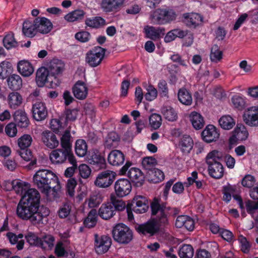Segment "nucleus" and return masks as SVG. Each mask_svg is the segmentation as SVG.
<instances>
[{
  "mask_svg": "<svg viewBox=\"0 0 258 258\" xmlns=\"http://www.w3.org/2000/svg\"><path fill=\"white\" fill-rule=\"evenodd\" d=\"M49 214L48 208L40 205V195L35 188H29L25 191L16 209V214L19 218L29 220L33 224H46Z\"/></svg>",
  "mask_w": 258,
  "mask_h": 258,
  "instance_id": "nucleus-1",
  "label": "nucleus"
},
{
  "mask_svg": "<svg viewBox=\"0 0 258 258\" xmlns=\"http://www.w3.org/2000/svg\"><path fill=\"white\" fill-rule=\"evenodd\" d=\"M33 181L41 192L45 194H48L51 189L56 192L60 188L58 177L49 170H38L33 176Z\"/></svg>",
  "mask_w": 258,
  "mask_h": 258,
  "instance_id": "nucleus-2",
  "label": "nucleus"
},
{
  "mask_svg": "<svg viewBox=\"0 0 258 258\" xmlns=\"http://www.w3.org/2000/svg\"><path fill=\"white\" fill-rule=\"evenodd\" d=\"M221 158V153L215 150L209 152L206 157L209 174L213 178L220 179L223 176L224 168L219 161Z\"/></svg>",
  "mask_w": 258,
  "mask_h": 258,
  "instance_id": "nucleus-3",
  "label": "nucleus"
},
{
  "mask_svg": "<svg viewBox=\"0 0 258 258\" xmlns=\"http://www.w3.org/2000/svg\"><path fill=\"white\" fill-rule=\"evenodd\" d=\"M110 201V203L103 204L99 209L98 214L103 219H109L116 211H121L125 208V203L114 195H111Z\"/></svg>",
  "mask_w": 258,
  "mask_h": 258,
  "instance_id": "nucleus-4",
  "label": "nucleus"
},
{
  "mask_svg": "<svg viewBox=\"0 0 258 258\" xmlns=\"http://www.w3.org/2000/svg\"><path fill=\"white\" fill-rule=\"evenodd\" d=\"M32 142V137L28 134H24L18 140V145L20 148L17 151L18 154L25 161H30L28 164V167L33 168L37 163V159L32 155L31 151L28 149Z\"/></svg>",
  "mask_w": 258,
  "mask_h": 258,
  "instance_id": "nucleus-5",
  "label": "nucleus"
},
{
  "mask_svg": "<svg viewBox=\"0 0 258 258\" xmlns=\"http://www.w3.org/2000/svg\"><path fill=\"white\" fill-rule=\"evenodd\" d=\"M175 11L169 8H158L153 11L150 16L154 24L165 25L170 23L176 18Z\"/></svg>",
  "mask_w": 258,
  "mask_h": 258,
  "instance_id": "nucleus-6",
  "label": "nucleus"
},
{
  "mask_svg": "<svg viewBox=\"0 0 258 258\" xmlns=\"http://www.w3.org/2000/svg\"><path fill=\"white\" fill-rule=\"evenodd\" d=\"M112 234L114 240L120 244H128L133 238L132 230L123 223L116 224L113 228Z\"/></svg>",
  "mask_w": 258,
  "mask_h": 258,
  "instance_id": "nucleus-7",
  "label": "nucleus"
},
{
  "mask_svg": "<svg viewBox=\"0 0 258 258\" xmlns=\"http://www.w3.org/2000/svg\"><path fill=\"white\" fill-rule=\"evenodd\" d=\"M132 165L131 162L127 161L125 164L120 169L119 174L121 175L126 174L133 182L136 183L137 186H142L145 180L144 173L138 168L131 167L129 169Z\"/></svg>",
  "mask_w": 258,
  "mask_h": 258,
  "instance_id": "nucleus-8",
  "label": "nucleus"
},
{
  "mask_svg": "<svg viewBox=\"0 0 258 258\" xmlns=\"http://www.w3.org/2000/svg\"><path fill=\"white\" fill-rule=\"evenodd\" d=\"M125 207L127 210L133 211L138 214L144 213L149 209V201L147 198L142 196H135L131 202L128 203Z\"/></svg>",
  "mask_w": 258,
  "mask_h": 258,
  "instance_id": "nucleus-9",
  "label": "nucleus"
},
{
  "mask_svg": "<svg viewBox=\"0 0 258 258\" xmlns=\"http://www.w3.org/2000/svg\"><path fill=\"white\" fill-rule=\"evenodd\" d=\"M161 225L155 218H152L147 222L140 224L136 227V230L138 233L144 235H149L153 236L157 233Z\"/></svg>",
  "mask_w": 258,
  "mask_h": 258,
  "instance_id": "nucleus-10",
  "label": "nucleus"
},
{
  "mask_svg": "<svg viewBox=\"0 0 258 258\" xmlns=\"http://www.w3.org/2000/svg\"><path fill=\"white\" fill-rule=\"evenodd\" d=\"M105 51V48L100 46L95 47L87 52L86 61L92 67L98 66L103 59Z\"/></svg>",
  "mask_w": 258,
  "mask_h": 258,
  "instance_id": "nucleus-11",
  "label": "nucleus"
},
{
  "mask_svg": "<svg viewBox=\"0 0 258 258\" xmlns=\"http://www.w3.org/2000/svg\"><path fill=\"white\" fill-rule=\"evenodd\" d=\"M151 215H157L156 219L161 225L166 226L169 224L168 218H166L165 215L163 213V203L160 204L159 200L154 198L151 203Z\"/></svg>",
  "mask_w": 258,
  "mask_h": 258,
  "instance_id": "nucleus-12",
  "label": "nucleus"
},
{
  "mask_svg": "<svg viewBox=\"0 0 258 258\" xmlns=\"http://www.w3.org/2000/svg\"><path fill=\"white\" fill-rule=\"evenodd\" d=\"M116 173L110 170H105L99 173L95 181V184L99 187H109L115 180Z\"/></svg>",
  "mask_w": 258,
  "mask_h": 258,
  "instance_id": "nucleus-13",
  "label": "nucleus"
},
{
  "mask_svg": "<svg viewBox=\"0 0 258 258\" xmlns=\"http://www.w3.org/2000/svg\"><path fill=\"white\" fill-rule=\"evenodd\" d=\"M114 188L116 196L118 198H122L130 194L132 186L129 180L126 178H120L115 181Z\"/></svg>",
  "mask_w": 258,
  "mask_h": 258,
  "instance_id": "nucleus-14",
  "label": "nucleus"
},
{
  "mask_svg": "<svg viewBox=\"0 0 258 258\" xmlns=\"http://www.w3.org/2000/svg\"><path fill=\"white\" fill-rule=\"evenodd\" d=\"M75 158L73 152H69L63 149L53 150L50 154L49 158L54 164H61L64 163L67 159L69 161L70 157Z\"/></svg>",
  "mask_w": 258,
  "mask_h": 258,
  "instance_id": "nucleus-15",
  "label": "nucleus"
},
{
  "mask_svg": "<svg viewBox=\"0 0 258 258\" xmlns=\"http://www.w3.org/2000/svg\"><path fill=\"white\" fill-rule=\"evenodd\" d=\"M111 239L106 235L100 237L97 234L95 235V249L96 252L101 254L106 252L111 245Z\"/></svg>",
  "mask_w": 258,
  "mask_h": 258,
  "instance_id": "nucleus-16",
  "label": "nucleus"
},
{
  "mask_svg": "<svg viewBox=\"0 0 258 258\" xmlns=\"http://www.w3.org/2000/svg\"><path fill=\"white\" fill-rule=\"evenodd\" d=\"M248 136V133L245 126L242 124H237L229 139V144L230 145H235L239 141L245 140Z\"/></svg>",
  "mask_w": 258,
  "mask_h": 258,
  "instance_id": "nucleus-17",
  "label": "nucleus"
},
{
  "mask_svg": "<svg viewBox=\"0 0 258 258\" xmlns=\"http://www.w3.org/2000/svg\"><path fill=\"white\" fill-rule=\"evenodd\" d=\"M124 0H102L100 8L106 13H116L122 7Z\"/></svg>",
  "mask_w": 258,
  "mask_h": 258,
  "instance_id": "nucleus-18",
  "label": "nucleus"
},
{
  "mask_svg": "<svg viewBox=\"0 0 258 258\" xmlns=\"http://www.w3.org/2000/svg\"><path fill=\"white\" fill-rule=\"evenodd\" d=\"M243 119L244 122L249 126H258V107L252 106L245 110Z\"/></svg>",
  "mask_w": 258,
  "mask_h": 258,
  "instance_id": "nucleus-19",
  "label": "nucleus"
},
{
  "mask_svg": "<svg viewBox=\"0 0 258 258\" xmlns=\"http://www.w3.org/2000/svg\"><path fill=\"white\" fill-rule=\"evenodd\" d=\"M32 112L33 117L36 121L44 120L48 115L45 103L39 101L33 105Z\"/></svg>",
  "mask_w": 258,
  "mask_h": 258,
  "instance_id": "nucleus-20",
  "label": "nucleus"
},
{
  "mask_svg": "<svg viewBox=\"0 0 258 258\" xmlns=\"http://www.w3.org/2000/svg\"><path fill=\"white\" fill-rule=\"evenodd\" d=\"M89 163L98 169L106 167V161L98 149H92L90 152Z\"/></svg>",
  "mask_w": 258,
  "mask_h": 258,
  "instance_id": "nucleus-21",
  "label": "nucleus"
},
{
  "mask_svg": "<svg viewBox=\"0 0 258 258\" xmlns=\"http://www.w3.org/2000/svg\"><path fill=\"white\" fill-rule=\"evenodd\" d=\"M201 136L203 141L210 143L216 142L219 139L220 134L214 125L209 124L203 130Z\"/></svg>",
  "mask_w": 258,
  "mask_h": 258,
  "instance_id": "nucleus-22",
  "label": "nucleus"
},
{
  "mask_svg": "<svg viewBox=\"0 0 258 258\" xmlns=\"http://www.w3.org/2000/svg\"><path fill=\"white\" fill-rule=\"evenodd\" d=\"M53 79L50 75L45 67H41L38 69L36 75V82L39 87H43L46 83H52Z\"/></svg>",
  "mask_w": 258,
  "mask_h": 258,
  "instance_id": "nucleus-23",
  "label": "nucleus"
},
{
  "mask_svg": "<svg viewBox=\"0 0 258 258\" xmlns=\"http://www.w3.org/2000/svg\"><path fill=\"white\" fill-rule=\"evenodd\" d=\"M38 33L46 34L51 31L53 28L50 20L45 17H37L34 20Z\"/></svg>",
  "mask_w": 258,
  "mask_h": 258,
  "instance_id": "nucleus-24",
  "label": "nucleus"
},
{
  "mask_svg": "<svg viewBox=\"0 0 258 258\" xmlns=\"http://www.w3.org/2000/svg\"><path fill=\"white\" fill-rule=\"evenodd\" d=\"M144 30L146 37L154 41L162 37L165 32V29L163 27H155L152 26H146Z\"/></svg>",
  "mask_w": 258,
  "mask_h": 258,
  "instance_id": "nucleus-25",
  "label": "nucleus"
},
{
  "mask_svg": "<svg viewBox=\"0 0 258 258\" xmlns=\"http://www.w3.org/2000/svg\"><path fill=\"white\" fill-rule=\"evenodd\" d=\"M41 140L47 148L51 149L56 148L59 143L55 135L50 131H45L42 132Z\"/></svg>",
  "mask_w": 258,
  "mask_h": 258,
  "instance_id": "nucleus-26",
  "label": "nucleus"
},
{
  "mask_svg": "<svg viewBox=\"0 0 258 258\" xmlns=\"http://www.w3.org/2000/svg\"><path fill=\"white\" fill-rule=\"evenodd\" d=\"M195 221L192 218L186 215L178 216L175 221V226L180 228L184 227L187 230L192 231L195 229Z\"/></svg>",
  "mask_w": 258,
  "mask_h": 258,
  "instance_id": "nucleus-27",
  "label": "nucleus"
},
{
  "mask_svg": "<svg viewBox=\"0 0 258 258\" xmlns=\"http://www.w3.org/2000/svg\"><path fill=\"white\" fill-rule=\"evenodd\" d=\"M108 163L112 165L119 166L122 165L125 161V155L120 150H113L108 155Z\"/></svg>",
  "mask_w": 258,
  "mask_h": 258,
  "instance_id": "nucleus-28",
  "label": "nucleus"
},
{
  "mask_svg": "<svg viewBox=\"0 0 258 258\" xmlns=\"http://www.w3.org/2000/svg\"><path fill=\"white\" fill-rule=\"evenodd\" d=\"M14 120L16 126L21 128H26L29 125L30 121L27 114L22 110H17L14 114Z\"/></svg>",
  "mask_w": 258,
  "mask_h": 258,
  "instance_id": "nucleus-29",
  "label": "nucleus"
},
{
  "mask_svg": "<svg viewBox=\"0 0 258 258\" xmlns=\"http://www.w3.org/2000/svg\"><path fill=\"white\" fill-rule=\"evenodd\" d=\"M184 23L190 28H196L203 21V17L198 13H187L184 15Z\"/></svg>",
  "mask_w": 258,
  "mask_h": 258,
  "instance_id": "nucleus-30",
  "label": "nucleus"
},
{
  "mask_svg": "<svg viewBox=\"0 0 258 258\" xmlns=\"http://www.w3.org/2000/svg\"><path fill=\"white\" fill-rule=\"evenodd\" d=\"M72 90L74 96L79 100H84L87 96L88 88L83 81H77L73 87Z\"/></svg>",
  "mask_w": 258,
  "mask_h": 258,
  "instance_id": "nucleus-31",
  "label": "nucleus"
},
{
  "mask_svg": "<svg viewBox=\"0 0 258 258\" xmlns=\"http://www.w3.org/2000/svg\"><path fill=\"white\" fill-rule=\"evenodd\" d=\"M23 34L27 37L33 38L38 33L34 21L25 20L23 24Z\"/></svg>",
  "mask_w": 258,
  "mask_h": 258,
  "instance_id": "nucleus-32",
  "label": "nucleus"
},
{
  "mask_svg": "<svg viewBox=\"0 0 258 258\" xmlns=\"http://www.w3.org/2000/svg\"><path fill=\"white\" fill-rule=\"evenodd\" d=\"M17 70L19 73L24 77H29L34 72L32 64L27 60H21L17 63Z\"/></svg>",
  "mask_w": 258,
  "mask_h": 258,
  "instance_id": "nucleus-33",
  "label": "nucleus"
},
{
  "mask_svg": "<svg viewBox=\"0 0 258 258\" xmlns=\"http://www.w3.org/2000/svg\"><path fill=\"white\" fill-rule=\"evenodd\" d=\"M9 88L13 91L20 90L22 86V79L17 74H13L9 76L7 79Z\"/></svg>",
  "mask_w": 258,
  "mask_h": 258,
  "instance_id": "nucleus-34",
  "label": "nucleus"
},
{
  "mask_svg": "<svg viewBox=\"0 0 258 258\" xmlns=\"http://www.w3.org/2000/svg\"><path fill=\"white\" fill-rule=\"evenodd\" d=\"M147 176H148V180L154 183H157L161 182L164 179V174L163 172L156 168L149 170L147 171Z\"/></svg>",
  "mask_w": 258,
  "mask_h": 258,
  "instance_id": "nucleus-35",
  "label": "nucleus"
},
{
  "mask_svg": "<svg viewBox=\"0 0 258 258\" xmlns=\"http://www.w3.org/2000/svg\"><path fill=\"white\" fill-rule=\"evenodd\" d=\"M50 128L56 134L61 133L68 125L64 121V116H61L58 118H53L50 121Z\"/></svg>",
  "mask_w": 258,
  "mask_h": 258,
  "instance_id": "nucleus-36",
  "label": "nucleus"
},
{
  "mask_svg": "<svg viewBox=\"0 0 258 258\" xmlns=\"http://www.w3.org/2000/svg\"><path fill=\"white\" fill-rule=\"evenodd\" d=\"M193 145L194 142L192 138L187 135H184L179 143V146L183 153H189Z\"/></svg>",
  "mask_w": 258,
  "mask_h": 258,
  "instance_id": "nucleus-37",
  "label": "nucleus"
},
{
  "mask_svg": "<svg viewBox=\"0 0 258 258\" xmlns=\"http://www.w3.org/2000/svg\"><path fill=\"white\" fill-rule=\"evenodd\" d=\"M178 99L181 103L187 106L190 105L192 102L191 93L184 88L179 90Z\"/></svg>",
  "mask_w": 258,
  "mask_h": 258,
  "instance_id": "nucleus-38",
  "label": "nucleus"
},
{
  "mask_svg": "<svg viewBox=\"0 0 258 258\" xmlns=\"http://www.w3.org/2000/svg\"><path fill=\"white\" fill-rule=\"evenodd\" d=\"M55 238L53 236L47 234L40 238L38 247L45 250L51 249L53 246Z\"/></svg>",
  "mask_w": 258,
  "mask_h": 258,
  "instance_id": "nucleus-39",
  "label": "nucleus"
},
{
  "mask_svg": "<svg viewBox=\"0 0 258 258\" xmlns=\"http://www.w3.org/2000/svg\"><path fill=\"white\" fill-rule=\"evenodd\" d=\"M189 117L191 124L196 130L201 129L204 126L205 122L201 114L193 111L190 114Z\"/></svg>",
  "mask_w": 258,
  "mask_h": 258,
  "instance_id": "nucleus-40",
  "label": "nucleus"
},
{
  "mask_svg": "<svg viewBox=\"0 0 258 258\" xmlns=\"http://www.w3.org/2000/svg\"><path fill=\"white\" fill-rule=\"evenodd\" d=\"M105 20L99 16L88 18L85 20V24L93 28H99L105 25Z\"/></svg>",
  "mask_w": 258,
  "mask_h": 258,
  "instance_id": "nucleus-41",
  "label": "nucleus"
},
{
  "mask_svg": "<svg viewBox=\"0 0 258 258\" xmlns=\"http://www.w3.org/2000/svg\"><path fill=\"white\" fill-rule=\"evenodd\" d=\"M58 59L53 60L50 62L48 68H47L49 74L52 76L53 79H55L56 75L61 74L63 71V67L61 64L58 63Z\"/></svg>",
  "mask_w": 258,
  "mask_h": 258,
  "instance_id": "nucleus-42",
  "label": "nucleus"
},
{
  "mask_svg": "<svg viewBox=\"0 0 258 258\" xmlns=\"http://www.w3.org/2000/svg\"><path fill=\"white\" fill-rule=\"evenodd\" d=\"M13 68L11 62L3 61L0 63V79L8 78L13 72Z\"/></svg>",
  "mask_w": 258,
  "mask_h": 258,
  "instance_id": "nucleus-43",
  "label": "nucleus"
},
{
  "mask_svg": "<svg viewBox=\"0 0 258 258\" xmlns=\"http://www.w3.org/2000/svg\"><path fill=\"white\" fill-rule=\"evenodd\" d=\"M8 102L11 108L16 109L21 104L22 97L18 92H12L9 95Z\"/></svg>",
  "mask_w": 258,
  "mask_h": 258,
  "instance_id": "nucleus-44",
  "label": "nucleus"
},
{
  "mask_svg": "<svg viewBox=\"0 0 258 258\" xmlns=\"http://www.w3.org/2000/svg\"><path fill=\"white\" fill-rule=\"evenodd\" d=\"M71 135L70 131L66 130L60 138V145L63 150L72 152V143L71 142Z\"/></svg>",
  "mask_w": 258,
  "mask_h": 258,
  "instance_id": "nucleus-45",
  "label": "nucleus"
},
{
  "mask_svg": "<svg viewBox=\"0 0 258 258\" xmlns=\"http://www.w3.org/2000/svg\"><path fill=\"white\" fill-rule=\"evenodd\" d=\"M219 123L222 128L227 130L231 129L235 124V120L229 115L222 116L219 119Z\"/></svg>",
  "mask_w": 258,
  "mask_h": 258,
  "instance_id": "nucleus-46",
  "label": "nucleus"
},
{
  "mask_svg": "<svg viewBox=\"0 0 258 258\" xmlns=\"http://www.w3.org/2000/svg\"><path fill=\"white\" fill-rule=\"evenodd\" d=\"M88 146L86 141L83 139H78L75 144V152L76 154L81 157L86 155Z\"/></svg>",
  "mask_w": 258,
  "mask_h": 258,
  "instance_id": "nucleus-47",
  "label": "nucleus"
},
{
  "mask_svg": "<svg viewBox=\"0 0 258 258\" xmlns=\"http://www.w3.org/2000/svg\"><path fill=\"white\" fill-rule=\"evenodd\" d=\"M4 46L7 49L16 47L18 42L14 38V34L12 32L7 34L3 39Z\"/></svg>",
  "mask_w": 258,
  "mask_h": 258,
  "instance_id": "nucleus-48",
  "label": "nucleus"
},
{
  "mask_svg": "<svg viewBox=\"0 0 258 258\" xmlns=\"http://www.w3.org/2000/svg\"><path fill=\"white\" fill-rule=\"evenodd\" d=\"M194 253V248L190 244L182 245L178 250V255L180 258H192Z\"/></svg>",
  "mask_w": 258,
  "mask_h": 258,
  "instance_id": "nucleus-49",
  "label": "nucleus"
},
{
  "mask_svg": "<svg viewBox=\"0 0 258 258\" xmlns=\"http://www.w3.org/2000/svg\"><path fill=\"white\" fill-rule=\"evenodd\" d=\"M85 14L83 10L78 9L69 13L64 16V19L68 22H73L82 20Z\"/></svg>",
  "mask_w": 258,
  "mask_h": 258,
  "instance_id": "nucleus-50",
  "label": "nucleus"
},
{
  "mask_svg": "<svg viewBox=\"0 0 258 258\" xmlns=\"http://www.w3.org/2000/svg\"><path fill=\"white\" fill-rule=\"evenodd\" d=\"M162 113L165 118L169 121H173L177 118L176 111L170 106H164L162 108Z\"/></svg>",
  "mask_w": 258,
  "mask_h": 258,
  "instance_id": "nucleus-51",
  "label": "nucleus"
},
{
  "mask_svg": "<svg viewBox=\"0 0 258 258\" xmlns=\"http://www.w3.org/2000/svg\"><path fill=\"white\" fill-rule=\"evenodd\" d=\"M210 57L211 61L217 63L219 62L223 57V52L219 49L218 45H214L211 49Z\"/></svg>",
  "mask_w": 258,
  "mask_h": 258,
  "instance_id": "nucleus-52",
  "label": "nucleus"
},
{
  "mask_svg": "<svg viewBox=\"0 0 258 258\" xmlns=\"http://www.w3.org/2000/svg\"><path fill=\"white\" fill-rule=\"evenodd\" d=\"M12 185L13 189L16 191L17 194L23 195L25 191H26L28 183L23 182L21 180H16L12 182Z\"/></svg>",
  "mask_w": 258,
  "mask_h": 258,
  "instance_id": "nucleus-53",
  "label": "nucleus"
},
{
  "mask_svg": "<svg viewBox=\"0 0 258 258\" xmlns=\"http://www.w3.org/2000/svg\"><path fill=\"white\" fill-rule=\"evenodd\" d=\"M97 223V216L96 212L91 210L88 216L85 219L83 224L86 227L91 228L94 227Z\"/></svg>",
  "mask_w": 258,
  "mask_h": 258,
  "instance_id": "nucleus-54",
  "label": "nucleus"
},
{
  "mask_svg": "<svg viewBox=\"0 0 258 258\" xmlns=\"http://www.w3.org/2000/svg\"><path fill=\"white\" fill-rule=\"evenodd\" d=\"M231 101L234 107L239 110H242L245 106V98L243 96L235 95L232 97Z\"/></svg>",
  "mask_w": 258,
  "mask_h": 258,
  "instance_id": "nucleus-55",
  "label": "nucleus"
},
{
  "mask_svg": "<svg viewBox=\"0 0 258 258\" xmlns=\"http://www.w3.org/2000/svg\"><path fill=\"white\" fill-rule=\"evenodd\" d=\"M103 197L99 192H94L90 197L88 206L90 208H95L98 206L102 202Z\"/></svg>",
  "mask_w": 258,
  "mask_h": 258,
  "instance_id": "nucleus-56",
  "label": "nucleus"
},
{
  "mask_svg": "<svg viewBox=\"0 0 258 258\" xmlns=\"http://www.w3.org/2000/svg\"><path fill=\"white\" fill-rule=\"evenodd\" d=\"M235 192V188L231 185H225L223 187V200L228 203L231 200V194Z\"/></svg>",
  "mask_w": 258,
  "mask_h": 258,
  "instance_id": "nucleus-57",
  "label": "nucleus"
},
{
  "mask_svg": "<svg viewBox=\"0 0 258 258\" xmlns=\"http://www.w3.org/2000/svg\"><path fill=\"white\" fill-rule=\"evenodd\" d=\"M157 164V160L153 157H146L143 158L142 162L143 167L145 170L149 171V170L154 168V166Z\"/></svg>",
  "mask_w": 258,
  "mask_h": 258,
  "instance_id": "nucleus-58",
  "label": "nucleus"
},
{
  "mask_svg": "<svg viewBox=\"0 0 258 258\" xmlns=\"http://www.w3.org/2000/svg\"><path fill=\"white\" fill-rule=\"evenodd\" d=\"M77 184V180L75 178H70L68 180L66 185V194L70 197L75 195V188Z\"/></svg>",
  "mask_w": 258,
  "mask_h": 258,
  "instance_id": "nucleus-59",
  "label": "nucleus"
},
{
  "mask_svg": "<svg viewBox=\"0 0 258 258\" xmlns=\"http://www.w3.org/2000/svg\"><path fill=\"white\" fill-rule=\"evenodd\" d=\"M64 121L68 123L69 121H74L78 115L77 109H67L64 112Z\"/></svg>",
  "mask_w": 258,
  "mask_h": 258,
  "instance_id": "nucleus-60",
  "label": "nucleus"
},
{
  "mask_svg": "<svg viewBox=\"0 0 258 258\" xmlns=\"http://www.w3.org/2000/svg\"><path fill=\"white\" fill-rule=\"evenodd\" d=\"M238 241L240 243V250L242 252L246 254L248 253L251 247V244L246 238L243 235H240L238 238Z\"/></svg>",
  "mask_w": 258,
  "mask_h": 258,
  "instance_id": "nucleus-61",
  "label": "nucleus"
},
{
  "mask_svg": "<svg viewBox=\"0 0 258 258\" xmlns=\"http://www.w3.org/2000/svg\"><path fill=\"white\" fill-rule=\"evenodd\" d=\"M149 122L151 127L155 130H157L159 128L161 125V116L158 114H152L149 118Z\"/></svg>",
  "mask_w": 258,
  "mask_h": 258,
  "instance_id": "nucleus-62",
  "label": "nucleus"
},
{
  "mask_svg": "<svg viewBox=\"0 0 258 258\" xmlns=\"http://www.w3.org/2000/svg\"><path fill=\"white\" fill-rule=\"evenodd\" d=\"M69 162L72 164V167L67 168L65 171L64 175L67 177L72 178L73 174L75 171V170L77 169V164L76 158H73L72 157H70Z\"/></svg>",
  "mask_w": 258,
  "mask_h": 258,
  "instance_id": "nucleus-63",
  "label": "nucleus"
},
{
  "mask_svg": "<svg viewBox=\"0 0 258 258\" xmlns=\"http://www.w3.org/2000/svg\"><path fill=\"white\" fill-rule=\"evenodd\" d=\"M25 239L28 243L31 245H35L38 247L40 238L32 232H28L25 235Z\"/></svg>",
  "mask_w": 258,
  "mask_h": 258,
  "instance_id": "nucleus-64",
  "label": "nucleus"
}]
</instances>
